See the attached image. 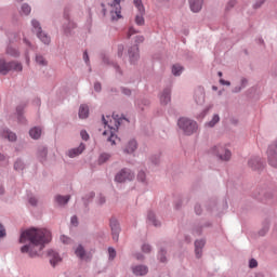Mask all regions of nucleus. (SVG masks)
Wrapping results in <instances>:
<instances>
[{"instance_id":"obj_40","label":"nucleus","mask_w":277,"mask_h":277,"mask_svg":"<svg viewBox=\"0 0 277 277\" xmlns=\"http://www.w3.org/2000/svg\"><path fill=\"white\" fill-rule=\"evenodd\" d=\"M14 170L17 172H22V170H25V162H23L21 159H17L14 163Z\"/></svg>"},{"instance_id":"obj_26","label":"nucleus","mask_w":277,"mask_h":277,"mask_svg":"<svg viewBox=\"0 0 277 277\" xmlns=\"http://www.w3.org/2000/svg\"><path fill=\"white\" fill-rule=\"evenodd\" d=\"M36 36L40 42H42V44H45L47 47L51 44V36H49V34H47L44 30H41V32L37 34Z\"/></svg>"},{"instance_id":"obj_54","label":"nucleus","mask_w":277,"mask_h":277,"mask_svg":"<svg viewBox=\"0 0 277 277\" xmlns=\"http://www.w3.org/2000/svg\"><path fill=\"white\" fill-rule=\"evenodd\" d=\"M61 241H62V243L68 245V243H70V238L66 235H62Z\"/></svg>"},{"instance_id":"obj_37","label":"nucleus","mask_w":277,"mask_h":277,"mask_svg":"<svg viewBox=\"0 0 277 277\" xmlns=\"http://www.w3.org/2000/svg\"><path fill=\"white\" fill-rule=\"evenodd\" d=\"M217 122H220V115L215 114L210 121L206 122V127L213 129Z\"/></svg>"},{"instance_id":"obj_39","label":"nucleus","mask_w":277,"mask_h":277,"mask_svg":"<svg viewBox=\"0 0 277 277\" xmlns=\"http://www.w3.org/2000/svg\"><path fill=\"white\" fill-rule=\"evenodd\" d=\"M76 256L78 259H84L85 258V249H83V246L79 245L75 250Z\"/></svg>"},{"instance_id":"obj_10","label":"nucleus","mask_w":277,"mask_h":277,"mask_svg":"<svg viewBox=\"0 0 277 277\" xmlns=\"http://www.w3.org/2000/svg\"><path fill=\"white\" fill-rule=\"evenodd\" d=\"M48 258H49L50 265L52 267H57V265H60V263H62L63 261L62 255H60V252H57L54 249L48 250Z\"/></svg>"},{"instance_id":"obj_53","label":"nucleus","mask_w":277,"mask_h":277,"mask_svg":"<svg viewBox=\"0 0 277 277\" xmlns=\"http://www.w3.org/2000/svg\"><path fill=\"white\" fill-rule=\"evenodd\" d=\"M249 267H250V269H254V267H259V262L254 259H251L249 261Z\"/></svg>"},{"instance_id":"obj_46","label":"nucleus","mask_w":277,"mask_h":277,"mask_svg":"<svg viewBox=\"0 0 277 277\" xmlns=\"http://www.w3.org/2000/svg\"><path fill=\"white\" fill-rule=\"evenodd\" d=\"M105 202H107V199L105 198V196H103L102 194H100V195L97 196L96 203L102 207V205H105Z\"/></svg>"},{"instance_id":"obj_14","label":"nucleus","mask_w":277,"mask_h":277,"mask_svg":"<svg viewBox=\"0 0 277 277\" xmlns=\"http://www.w3.org/2000/svg\"><path fill=\"white\" fill-rule=\"evenodd\" d=\"M170 101H172V89L168 87L160 93V103L161 105H168Z\"/></svg>"},{"instance_id":"obj_18","label":"nucleus","mask_w":277,"mask_h":277,"mask_svg":"<svg viewBox=\"0 0 277 277\" xmlns=\"http://www.w3.org/2000/svg\"><path fill=\"white\" fill-rule=\"evenodd\" d=\"M194 100L197 105L205 103V88L199 87L195 90Z\"/></svg>"},{"instance_id":"obj_22","label":"nucleus","mask_w":277,"mask_h":277,"mask_svg":"<svg viewBox=\"0 0 277 277\" xmlns=\"http://www.w3.org/2000/svg\"><path fill=\"white\" fill-rule=\"evenodd\" d=\"M54 201L58 207H66V203L70 202V195H56L54 197Z\"/></svg>"},{"instance_id":"obj_51","label":"nucleus","mask_w":277,"mask_h":277,"mask_svg":"<svg viewBox=\"0 0 277 277\" xmlns=\"http://www.w3.org/2000/svg\"><path fill=\"white\" fill-rule=\"evenodd\" d=\"M150 161L151 163H154V166H158L159 161H160V157L159 155H154L150 157Z\"/></svg>"},{"instance_id":"obj_11","label":"nucleus","mask_w":277,"mask_h":277,"mask_svg":"<svg viewBox=\"0 0 277 277\" xmlns=\"http://www.w3.org/2000/svg\"><path fill=\"white\" fill-rule=\"evenodd\" d=\"M109 226H110L114 241H118V239H120V230H121L120 223L116 217H113L110 219Z\"/></svg>"},{"instance_id":"obj_34","label":"nucleus","mask_w":277,"mask_h":277,"mask_svg":"<svg viewBox=\"0 0 277 277\" xmlns=\"http://www.w3.org/2000/svg\"><path fill=\"white\" fill-rule=\"evenodd\" d=\"M6 55H10L11 57H19L21 56V52L18 51V49L9 45L6 48Z\"/></svg>"},{"instance_id":"obj_31","label":"nucleus","mask_w":277,"mask_h":277,"mask_svg":"<svg viewBox=\"0 0 277 277\" xmlns=\"http://www.w3.org/2000/svg\"><path fill=\"white\" fill-rule=\"evenodd\" d=\"M29 135L32 140H40L42 137V129L35 127L29 130Z\"/></svg>"},{"instance_id":"obj_30","label":"nucleus","mask_w":277,"mask_h":277,"mask_svg":"<svg viewBox=\"0 0 277 277\" xmlns=\"http://www.w3.org/2000/svg\"><path fill=\"white\" fill-rule=\"evenodd\" d=\"M35 62L41 68L49 66V61H47V57H44L42 54H36Z\"/></svg>"},{"instance_id":"obj_50","label":"nucleus","mask_w":277,"mask_h":277,"mask_svg":"<svg viewBox=\"0 0 277 277\" xmlns=\"http://www.w3.org/2000/svg\"><path fill=\"white\" fill-rule=\"evenodd\" d=\"M8 233L5 232V226L0 223V239H3V237H6Z\"/></svg>"},{"instance_id":"obj_55","label":"nucleus","mask_w":277,"mask_h":277,"mask_svg":"<svg viewBox=\"0 0 277 277\" xmlns=\"http://www.w3.org/2000/svg\"><path fill=\"white\" fill-rule=\"evenodd\" d=\"M263 3H265V0H256L255 3L253 4L254 10H259V8L263 5Z\"/></svg>"},{"instance_id":"obj_29","label":"nucleus","mask_w":277,"mask_h":277,"mask_svg":"<svg viewBox=\"0 0 277 277\" xmlns=\"http://www.w3.org/2000/svg\"><path fill=\"white\" fill-rule=\"evenodd\" d=\"M78 116L82 120H85V118H88V116H90V107H88V105H85V104L80 105Z\"/></svg>"},{"instance_id":"obj_2","label":"nucleus","mask_w":277,"mask_h":277,"mask_svg":"<svg viewBox=\"0 0 277 277\" xmlns=\"http://www.w3.org/2000/svg\"><path fill=\"white\" fill-rule=\"evenodd\" d=\"M113 119L114 121L110 119L106 120L105 116H102V121L103 124L105 126V128H108V130H105L103 132L104 137H107V142H110V144L114 146L116 145V140L118 138V136L116 135V131H118V127H120V122L118 120V115L113 114ZM111 122H114L115 127L111 124Z\"/></svg>"},{"instance_id":"obj_24","label":"nucleus","mask_w":277,"mask_h":277,"mask_svg":"<svg viewBox=\"0 0 277 277\" xmlns=\"http://www.w3.org/2000/svg\"><path fill=\"white\" fill-rule=\"evenodd\" d=\"M203 0H189L192 12L198 13L202 10Z\"/></svg>"},{"instance_id":"obj_41","label":"nucleus","mask_w":277,"mask_h":277,"mask_svg":"<svg viewBox=\"0 0 277 277\" xmlns=\"http://www.w3.org/2000/svg\"><path fill=\"white\" fill-rule=\"evenodd\" d=\"M111 156L109 154H102L100 157H98V163L100 166H103V163H106V161H109V158Z\"/></svg>"},{"instance_id":"obj_33","label":"nucleus","mask_w":277,"mask_h":277,"mask_svg":"<svg viewBox=\"0 0 277 277\" xmlns=\"http://www.w3.org/2000/svg\"><path fill=\"white\" fill-rule=\"evenodd\" d=\"M245 88H248V79L241 78L240 85L235 87L233 89V93L234 94H239V92H241V90H245Z\"/></svg>"},{"instance_id":"obj_43","label":"nucleus","mask_w":277,"mask_h":277,"mask_svg":"<svg viewBox=\"0 0 277 277\" xmlns=\"http://www.w3.org/2000/svg\"><path fill=\"white\" fill-rule=\"evenodd\" d=\"M108 259L109 261H114V259H116V249H114V247L108 248Z\"/></svg>"},{"instance_id":"obj_20","label":"nucleus","mask_w":277,"mask_h":277,"mask_svg":"<svg viewBox=\"0 0 277 277\" xmlns=\"http://www.w3.org/2000/svg\"><path fill=\"white\" fill-rule=\"evenodd\" d=\"M25 107H27V104L23 103L17 105L16 107V116H17V121L21 124H25V122H27V120L25 119V116H23L24 111H25Z\"/></svg>"},{"instance_id":"obj_63","label":"nucleus","mask_w":277,"mask_h":277,"mask_svg":"<svg viewBox=\"0 0 277 277\" xmlns=\"http://www.w3.org/2000/svg\"><path fill=\"white\" fill-rule=\"evenodd\" d=\"M133 34H137V31L135 30V28L130 27L129 31H128V38H131L133 36Z\"/></svg>"},{"instance_id":"obj_64","label":"nucleus","mask_w":277,"mask_h":277,"mask_svg":"<svg viewBox=\"0 0 277 277\" xmlns=\"http://www.w3.org/2000/svg\"><path fill=\"white\" fill-rule=\"evenodd\" d=\"M221 85H230V81L221 79L220 80Z\"/></svg>"},{"instance_id":"obj_56","label":"nucleus","mask_w":277,"mask_h":277,"mask_svg":"<svg viewBox=\"0 0 277 277\" xmlns=\"http://www.w3.org/2000/svg\"><path fill=\"white\" fill-rule=\"evenodd\" d=\"M83 61L87 65H90V55L88 54V51L83 52Z\"/></svg>"},{"instance_id":"obj_59","label":"nucleus","mask_w":277,"mask_h":277,"mask_svg":"<svg viewBox=\"0 0 277 277\" xmlns=\"http://www.w3.org/2000/svg\"><path fill=\"white\" fill-rule=\"evenodd\" d=\"M267 230H269V225H265L261 230H260V235L261 237H263L265 235V233H267Z\"/></svg>"},{"instance_id":"obj_27","label":"nucleus","mask_w":277,"mask_h":277,"mask_svg":"<svg viewBox=\"0 0 277 277\" xmlns=\"http://www.w3.org/2000/svg\"><path fill=\"white\" fill-rule=\"evenodd\" d=\"M30 25H31V31L36 36L43 31L42 25L40 24V22L38 19H36V18L31 19Z\"/></svg>"},{"instance_id":"obj_3","label":"nucleus","mask_w":277,"mask_h":277,"mask_svg":"<svg viewBox=\"0 0 277 277\" xmlns=\"http://www.w3.org/2000/svg\"><path fill=\"white\" fill-rule=\"evenodd\" d=\"M177 127L183 131L184 135H194L198 131V122L185 117L177 120Z\"/></svg>"},{"instance_id":"obj_21","label":"nucleus","mask_w":277,"mask_h":277,"mask_svg":"<svg viewBox=\"0 0 277 277\" xmlns=\"http://www.w3.org/2000/svg\"><path fill=\"white\" fill-rule=\"evenodd\" d=\"M207 241L205 239H199L195 241V254L197 259L202 256V248H205Z\"/></svg>"},{"instance_id":"obj_5","label":"nucleus","mask_w":277,"mask_h":277,"mask_svg":"<svg viewBox=\"0 0 277 277\" xmlns=\"http://www.w3.org/2000/svg\"><path fill=\"white\" fill-rule=\"evenodd\" d=\"M122 1L124 0H113L109 3L111 21H120L122 18V6L120 5Z\"/></svg>"},{"instance_id":"obj_28","label":"nucleus","mask_w":277,"mask_h":277,"mask_svg":"<svg viewBox=\"0 0 277 277\" xmlns=\"http://www.w3.org/2000/svg\"><path fill=\"white\" fill-rule=\"evenodd\" d=\"M147 222L156 227L161 226V222H159V220H157V216L155 215V212H153V211H148Z\"/></svg>"},{"instance_id":"obj_17","label":"nucleus","mask_w":277,"mask_h":277,"mask_svg":"<svg viewBox=\"0 0 277 277\" xmlns=\"http://www.w3.org/2000/svg\"><path fill=\"white\" fill-rule=\"evenodd\" d=\"M49 155V149L47 146L41 145L37 149V158L40 161V163H47V157Z\"/></svg>"},{"instance_id":"obj_38","label":"nucleus","mask_w":277,"mask_h":277,"mask_svg":"<svg viewBox=\"0 0 277 277\" xmlns=\"http://www.w3.org/2000/svg\"><path fill=\"white\" fill-rule=\"evenodd\" d=\"M166 254H168V251H166V249L161 248L158 251V261H160V263H167L168 262V258L166 256Z\"/></svg>"},{"instance_id":"obj_35","label":"nucleus","mask_w":277,"mask_h":277,"mask_svg":"<svg viewBox=\"0 0 277 277\" xmlns=\"http://www.w3.org/2000/svg\"><path fill=\"white\" fill-rule=\"evenodd\" d=\"M22 16H29L31 14V6L27 3H23L19 10Z\"/></svg>"},{"instance_id":"obj_13","label":"nucleus","mask_w":277,"mask_h":277,"mask_svg":"<svg viewBox=\"0 0 277 277\" xmlns=\"http://www.w3.org/2000/svg\"><path fill=\"white\" fill-rule=\"evenodd\" d=\"M249 168L254 171L263 170V160L261 157L253 156L248 161Z\"/></svg>"},{"instance_id":"obj_42","label":"nucleus","mask_w":277,"mask_h":277,"mask_svg":"<svg viewBox=\"0 0 277 277\" xmlns=\"http://www.w3.org/2000/svg\"><path fill=\"white\" fill-rule=\"evenodd\" d=\"M142 252L145 254H150V252H153V247L149 243H144L142 246Z\"/></svg>"},{"instance_id":"obj_45","label":"nucleus","mask_w":277,"mask_h":277,"mask_svg":"<svg viewBox=\"0 0 277 277\" xmlns=\"http://www.w3.org/2000/svg\"><path fill=\"white\" fill-rule=\"evenodd\" d=\"M137 181L141 183H146V172L140 171L137 174Z\"/></svg>"},{"instance_id":"obj_1","label":"nucleus","mask_w":277,"mask_h":277,"mask_svg":"<svg viewBox=\"0 0 277 277\" xmlns=\"http://www.w3.org/2000/svg\"><path fill=\"white\" fill-rule=\"evenodd\" d=\"M51 230L31 227L21 233L19 243H24V246L19 250L22 254H28L30 259H36L44 250L47 243H51Z\"/></svg>"},{"instance_id":"obj_7","label":"nucleus","mask_w":277,"mask_h":277,"mask_svg":"<svg viewBox=\"0 0 277 277\" xmlns=\"http://www.w3.org/2000/svg\"><path fill=\"white\" fill-rule=\"evenodd\" d=\"M268 164L272 168H277V141L273 142L266 151Z\"/></svg>"},{"instance_id":"obj_52","label":"nucleus","mask_w":277,"mask_h":277,"mask_svg":"<svg viewBox=\"0 0 277 277\" xmlns=\"http://www.w3.org/2000/svg\"><path fill=\"white\" fill-rule=\"evenodd\" d=\"M121 93L124 94V96H131L132 91L129 88L121 87Z\"/></svg>"},{"instance_id":"obj_60","label":"nucleus","mask_w":277,"mask_h":277,"mask_svg":"<svg viewBox=\"0 0 277 277\" xmlns=\"http://www.w3.org/2000/svg\"><path fill=\"white\" fill-rule=\"evenodd\" d=\"M70 222H71L72 226L79 225V221L76 215L71 216Z\"/></svg>"},{"instance_id":"obj_8","label":"nucleus","mask_w":277,"mask_h":277,"mask_svg":"<svg viewBox=\"0 0 277 277\" xmlns=\"http://www.w3.org/2000/svg\"><path fill=\"white\" fill-rule=\"evenodd\" d=\"M133 3L138 11V14L135 16V23L138 26L144 25V15L146 14V9L144 8V3H142V0H133Z\"/></svg>"},{"instance_id":"obj_16","label":"nucleus","mask_w":277,"mask_h":277,"mask_svg":"<svg viewBox=\"0 0 277 277\" xmlns=\"http://www.w3.org/2000/svg\"><path fill=\"white\" fill-rule=\"evenodd\" d=\"M83 150H85V144L80 143L78 147L71 148L67 151V157H69V159H75V157H79V155H81Z\"/></svg>"},{"instance_id":"obj_44","label":"nucleus","mask_w":277,"mask_h":277,"mask_svg":"<svg viewBox=\"0 0 277 277\" xmlns=\"http://www.w3.org/2000/svg\"><path fill=\"white\" fill-rule=\"evenodd\" d=\"M202 226L205 225H197L194 229H193V235H196L197 237L202 235Z\"/></svg>"},{"instance_id":"obj_32","label":"nucleus","mask_w":277,"mask_h":277,"mask_svg":"<svg viewBox=\"0 0 277 277\" xmlns=\"http://www.w3.org/2000/svg\"><path fill=\"white\" fill-rule=\"evenodd\" d=\"M10 72V62H5L3 58L0 60V75H8Z\"/></svg>"},{"instance_id":"obj_62","label":"nucleus","mask_w":277,"mask_h":277,"mask_svg":"<svg viewBox=\"0 0 277 277\" xmlns=\"http://www.w3.org/2000/svg\"><path fill=\"white\" fill-rule=\"evenodd\" d=\"M142 42H144V36H136L135 43L136 44H142Z\"/></svg>"},{"instance_id":"obj_4","label":"nucleus","mask_w":277,"mask_h":277,"mask_svg":"<svg viewBox=\"0 0 277 277\" xmlns=\"http://www.w3.org/2000/svg\"><path fill=\"white\" fill-rule=\"evenodd\" d=\"M212 151L221 161H230V158L233 157V153L224 144H219L214 146L212 148Z\"/></svg>"},{"instance_id":"obj_48","label":"nucleus","mask_w":277,"mask_h":277,"mask_svg":"<svg viewBox=\"0 0 277 277\" xmlns=\"http://www.w3.org/2000/svg\"><path fill=\"white\" fill-rule=\"evenodd\" d=\"M80 137H81V140H83L84 142H88V140H90V134H88V131L81 130V132H80Z\"/></svg>"},{"instance_id":"obj_49","label":"nucleus","mask_w":277,"mask_h":277,"mask_svg":"<svg viewBox=\"0 0 277 277\" xmlns=\"http://www.w3.org/2000/svg\"><path fill=\"white\" fill-rule=\"evenodd\" d=\"M236 3V0H229L225 6L226 12H228L232 8H235Z\"/></svg>"},{"instance_id":"obj_57","label":"nucleus","mask_w":277,"mask_h":277,"mask_svg":"<svg viewBox=\"0 0 277 277\" xmlns=\"http://www.w3.org/2000/svg\"><path fill=\"white\" fill-rule=\"evenodd\" d=\"M195 213L197 215H201L202 214V207L200 205H196L195 206Z\"/></svg>"},{"instance_id":"obj_58","label":"nucleus","mask_w":277,"mask_h":277,"mask_svg":"<svg viewBox=\"0 0 277 277\" xmlns=\"http://www.w3.org/2000/svg\"><path fill=\"white\" fill-rule=\"evenodd\" d=\"M122 53H124V45H118V57H122Z\"/></svg>"},{"instance_id":"obj_61","label":"nucleus","mask_w":277,"mask_h":277,"mask_svg":"<svg viewBox=\"0 0 277 277\" xmlns=\"http://www.w3.org/2000/svg\"><path fill=\"white\" fill-rule=\"evenodd\" d=\"M94 90L95 92H101V90H103L101 82H95L94 83Z\"/></svg>"},{"instance_id":"obj_47","label":"nucleus","mask_w":277,"mask_h":277,"mask_svg":"<svg viewBox=\"0 0 277 277\" xmlns=\"http://www.w3.org/2000/svg\"><path fill=\"white\" fill-rule=\"evenodd\" d=\"M28 202L31 205V207H38V198L36 196L29 197Z\"/></svg>"},{"instance_id":"obj_9","label":"nucleus","mask_w":277,"mask_h":277,"mask_svg":"<svg viewBox=\"0 0 277 277\" xmlns=\"http://www.w3.org/2000/svg\"><path fill=\"white\" fill-rule=\"evenodd\" d=\"M68 12H70V9L65 8L64 18H65V21H67V24L63 25V31H64L65 36H70V34H72V29H75L77 27V24H75V22L70 21V16H69Z\"/></svg>"},{"instance_id":"obj_23","label":"nucleus","mask_w":277,"mask_h":277,"mask_svg":"<svg viewBox=\"0 0 277 277\" xmlns=\"http://www.w3.org/2000/svg\"><path fill=\"white\" fill-rule=\"evenodd\" d=\"M10 72H23V63L18 61L9 62Z\"/></svg>"},{"instance_id":"obj_19","label":"nucleus","mask_w":277,"mask_h":277,"mask_svg":"<svg viewBox=\"0 0 277 277\" xmlns=\"http://www.w3.org/2000/svg\"><path fill=\"white\" fill-rule=\"evenodd\" d=\"M135 150H137V141H135V138H132L127 143L126 147L123 148V153L126 155H133Z\"/></svg>"},{"instance_id":"obj_36","label":"nucleus","mask_w":277,"mask_h":277,"mask_svg":"<svg viewBox=\"0 0 277 277\" xmlns=\"http://www.w3.org/2000/svg\"><path fill=\"white\" fill-rule=\"evenodd\" d=\"M183 66L175 64L172 66L171 72L174 77H181V75H183Z\"/></svg>"},{"instance_id":"obj_15","label":"nucleus","mask_w":277,"mask_h":277,"mask_svg":"<svg viewBox=\"0 0 277 277\" xmlns=\"http://www.w3.org/2000/svg\"><path fill=\"white\" fill-rule=\"evenodd\" d=\"M131 269L134 276H146L148 274V266L144 264L132 265Z\"/></svg>"},{"instance_id":"obj_6","label":"nucleus","mask_w":277,"mask_h":277,"mask_svg":"<svg viewBox=\"0 0 277 277\" xmlns=\"http://www.w3.org/2000/svg\"><path fill=\"white\" fill-rule=\"evenodd\" d=\"M135 173L131 169L123 168L115 175L116 183H127V181H133Z\"/></svg>"},{"instance_id":"obj_12","label":"nucleus","mask_w":277,"mask_h":277,"mask_svg":"<svg viewBox=\"0 0 277 277\" xmlns=\"http://www.w3.org/2000/svg\"><path fill=\"white\" fill-rule=\"evenodd\" d=\"M128 55H129L130 64H136L137 60H140V47L135 44L129 48Z\"/></svg>"},{"instance_id":"obj_25","label":"nucleus","mask_w":277,"mask_h":277,"mask_svg":"<svg viewBox=\"0 0 277 277\" xmlns=\"http://www.w3.org/2000/svg\"><path fill=\"white\" fill-rule=\"evenodd\" d=\"M1 135L4 140H8L9 142H16L17 140L16 133L10 131V129H4L1 132Z\"/></svg>"}]
</instances>
